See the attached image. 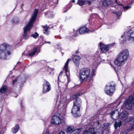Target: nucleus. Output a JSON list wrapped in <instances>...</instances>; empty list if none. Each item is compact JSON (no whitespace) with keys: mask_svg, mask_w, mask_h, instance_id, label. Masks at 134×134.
I'll return each instance as SVG.
<instances>
[{"mask_svg":"<svg viewBox=\"0 0 134 134\" xmlns=\"http://www.w3.org/2000/svg\"><path fill=\"white\" fill-rule=\"evenodd\" d=\"M129 56V52L127 49H124L118 54L114 61V64L118 66H122L127 61Z\"/></svg>","mask_w":134,"mask_h":134,"instance_id":"1","label":"nucleus"},{"mask_svg":"<svg viewBox=\"0 0 134 134\" xmlns=\"http://www.w3.org/2000/svg\"><path fill=\"white\" fill-rule=\"evenodd\" d=\"M38 12V9H35L29 21L24 28V34L23 37V38L25 39L26 40L28 38V33L29 32L31 28L33 26L34 23L36 19Z\"/></svg>","mask_w":134,"mask_h":134,"instance_id":"2","label":"nucleus"},{"mask_svg":"<svg viewBox=\"0 0 134 134\" xmlns=\"http://www.w3.org/2000/svg\"><path fill=\"white\" fill-rule=\"evenodd\" d=\"M10 46L5 43L0 46V58L2 60L6 59L7 57L11 54V52L8 51Z\"/></svg>","mask_w":134,"mask_h":134,"instance_id":"3","label":"nucleus"},{"mask_svg":"<svg viewBox=\"0 0 134 134\" xmlns=\"http://www.w3.org/2000/svg\"><path fill=\"white\" fill-rule=\"evenodd\" d=\"M90 70L88 68L81 69L80 71V78L82 80H84L88 82L90 81L92 78L90 76Z\"/></svg>","mask_w":134,"mask_h":134,"instance_id":"4","label":"nucleus"},{"mask_svg":"<svg viewBox=\"0 0 134 134\" xmlns=\"http://www.w3.org/2000/svg\"><path fill=\"white\" fill-rule=\"evenodd\" d=\"M125 38L124 41L128 40L130 42H133L134 40V31L130 30L128 32H125L124 35L121 36V38Z\"/></svg>","mask_w":134,"mask_h":134,"instance_id":"5","label":"nucleus"},{"mask_svg":"<svg viewBox=\"0 0 134 134\" xmlns=\"http://www.w3.org/2000/svg\"><path fill=\"white\" fill-rule=\"evenodd\" d=\"M82 93H78L73 95V105L82 107V102L81 99L78 97L80 96Z\"/></svg>","mask_w":134,"mask_h":134,"instance_id":"6","label":"nucleus"},{"mask_svg":"<svg viewBox=\"0 0 134 134\" xmlns=\"http://www.w3.org/2000/svg\"><path fill=\"white\" fill-rule=\"evenodd\" d=\"M131 103H132L133 105L134 106V97L133 96H129L128 99L124 102V106L127 109L130 110L132 108Z\"/></svg>","mask_w":134,"mask_h":134,"instance_id":"7","label":"nucleus"},{"mask_svg":"<svg viewBox=\"0 0 134 134\" xmlns=\"http://www.w3.org/2000/svg\"><path fill=\"white\" fill-rule=\"evenodd\" d=\"M115 89L114 85L111 84H109L105 87V92L107 94L111 96L115 91Z\"/></svg>","mask_w":134,"mask_h":134,"instance_id":"8","label":"nucleus"},{"mask_svg":"<svg viewBox=\"0 0 134 134\" xmlns=\"http://www.w3.org/2000/svg\"><path fill=\"white\" fill-rule=\"evenodd\" d=\"M82 107L73 105L72 107L71 113L74 117H77L81 115L80 109Z\"/></svg>","mask_w":134,"mask_h":134,"instance_id":"9","label":"nucleus"},{"mask_svg":"<svg viewBox=\"0 0 134 134\" xmlns=\"http://www.w3.org/2000/svg\"><path fill=\"white\" fill-rule=\"evenodd\" d=\"M114 44V43H112L110 44L104 45L101 42L99 43L101 51L103 53L107 52L109 49V47L113 46Z\"/></svg>","mask_w":134,"mask_h":134,"instance_id":"10","label":"nucleus"},{"mask_svg":"<svg viewBox=\"0 0 134 134\" xmlns=\"http://www.w3.org/2000/svg\"><path fill=\"white\" fill-rule=\"evenodd\" d=\"M45 82L43 84V92L44 93L49 92L51 89L50 85L49 83L45 81Z\"/></svg>","mask_w":134,"mask_h":134,"instance_id":"11","label":"nucleus"},{"mask_svg":"<svg viewBox=\"0 0 134 134\" xmlns=\"http://www.w3.org/2000/svg\"><path fill=\"white\" fill-rule=\"evenodd\" d=\"M51 122L55 125L59 124L61 122L60 118L57 115L53 116L51 120Z\"/></svg>","mask_w":134,"mask_h":134,"instance_id":"12","label":"nucleus"},{"mask_svg":"<svg viewBox=\"0 0 134 134\" xmlns=\"http://www.w3.org/2000/svg\"><path fill=\"white\" fill-rule=\"evenodd\" d=\"M71 60L70 59H68L65 63L64 68L66 72V77L68 78L70 76V72L68 68V65L69 62Z\"/></svg>","mask_w":134,"mask_h":134,"instance_id":"13","label":"nucleus"},{"mask_svg":"<svg viewBox=\"0 0 134 134\" xmlns=\"http://www.w3.org/2000/svg\"><path fill=\"white\" fill-rule=\"evenodd\" d=\"M111 118L114 120H116L119 118V112L117 110L113 111L111 114Z\"/></svg>","mask_w":134,"mask_h":134,"instance_id":"14","label":"nucleus"},{"mask_svg":"<svg viewBox=\"0 0 134 134\" xmlns=\"http://www.w3.org/2000/svg\"><path fill=\"white\" fill-rule=\"evenodd\" d=\"M24 82L23 81V80L22 79L21 77L20 76H19L16 77L15 80H13L12 81V85H14L15 83H22Z\"/></svg>","mask_w":134,"mask_h":134,"instance_id":"15","label":"nucleus"},{"mask_svg":"<svg viewBox=\"0 0 134 134\" xmlns=\"http://www.w3.org/2000/svg\"><path fill=\"white\" fill-rule=\"evenodd\" d=\"M91 2L90 0H78L77 4L80 6H82L86 3L91 5Z\"/></svg>","mask_w":134,"mask_h":134,"instance_id":"16","label":"nucleus"},{"mask_svg":"<svg viewBox=\"0 0 134 134\" xmlns=\"http://www.w3.org/2000/svg\"><path fill=\"white\" fill-rule=\"evenodd\" d=\"M128 114L127 112L126 111L122 112L119 115V118L124 121L127 116Z\"/></svg>","mask_w":134,"mask_h":134,"instance_id":"17","label":"nucleus"},{"mask_svg":"<svg viewBox=\"0 0 134 134\" xmlns=\"http://www.w3.org/2000/svg\"><path fill=\"white\" fill-rule=\"evenodd\" d=\"M114 4V2H113L111 0H105L102 3L103 5L104 6H107L109 5L112 6V5Z\"/></svg>","mask_w":134,"mask_h":134,"instance_id":"18","label":"nucleus"},{"mask_svg":"<svg viewBox=\"0 0 134 134\" xmlns=\"http://www.w3.org/2000/svg\"><path fill=\"white\" fill-rule=\"evenodd\" d=\"M38 48L37 47L31 49L30 51L28 52L29 55L30 56L32 57L35 55L37 53Z\"/></svg>","mask_w":134,"mask_h":134,"instance_id":"19","label":"nucleus"},{"mask_svg":"<svg viewBox=\"0 0 134 134\" xmlns=\"http://www.w3.org/2000/svg\"><path fill=\"white\" fill-rule=\"evenodd\" d=\"M80 59V57L77 55H75L73 58V60L76 66H78Z\"/></svg>","mask_w":134,"mask_h":134,"instance_id":"20","label":"nucleus"},{"mask_svg":"<svg viewBox=\"0 0 134 134\" xmlns=\"http://www.w3.org/2000/svg\"><path fill=\"white\" fill-rule=\"evenodd\" d=\"M124 122L126 123H130L132 124L134 122V119L131 116H127L126 119L124 121Z\"/></svg>","mask_w":134,"mask_h":134,"instance_id":"21","label":"nucleus"},{"mask_svg":"<svg viewBox=\"0 0 134 134\" xmlns=\"http://www.w3.org/2000/svg\"><path fill=\"white\" fill-rule=\"evenodd\" d=\"M86 32H88L87 28L85 26L82 27L79 30V32L81 34H83Z\"/></svg>","mask_w":134,"mask_h":134,"instance_id":"22","label":"nucleus"},{"mask_svg":"<svg viewBox=\"0 0 134 134\" xmlns=\"http://www.w3.org/2000/svg\"><path fill=\"white\" fill-rule=\"evenodd\" d=\"M94 130V129L93 128H90L88 130H86L84 131L83 132V134H90Z\"/></svg>","mask_w":134,"mask_h":134,"instance_id":"23","label":"nucleus"},{"mask_svg":"<svg viewBox=\"0 0 134 134\" xmlns=\"http://www.w3.org/2000/svg\"><path fill=\"white\" fill-rule=\"evenodd\" d=\"M74 130V128L73 126H69L67 127V128L65 129V131L67 132H70L71 131H73Z\"/></svg>","mask_w":134,"mask_h":134,"instance_id":"24","label":"nucleus"},{"mask_svg":"<svg viewBox=\"0 0 134 134\" xmlns=\"http://www.w3.org/2000/svg\"><path fill=\"white\" fill-rule=\"evenodd\" d=\"M45 15L48 18H53L54 15L53 13L50 12H46L44 13Z\"/></svg>","mask_w":134,"mask_h":134,"instance_id":"25","label":"nucleus"},{"mask_svg":"<svg viewBox=\"0 0 134 134\" xmlns=\"http://www.w3.org/2000/svg\"><path fill=\"white\" fill-rule=\"evenodd\" d=\"M122 125L121 121H119L118 122H115L114 124V127L115 129H117L118 127H120Z\"/></svg>","mask_w":134,"mask_h":134,"instance_id":"26","label":"nucleus"},{"mask_svg":"<svg viewBox=\"0 0 134 134\" xmlns=\"http://www.w3.org/2000/svg\"><path fill=\"white\" fill-rule=\"evenodd\" d=\"M63 72H60V74L59 75L58 77V80L59 81L60 80V76L62 77L60 78V82H64L65 81L64 79H63V78H64V77H66L65 76H64L62 77V75Z\"/></svg>","mask_w":134,"mask_h":134,"instance_id":"27","label":"nucleus"},{"mask_svg":"<svg viewBox=\"0 0 134 134\" xmlns=\"http://www.w3.org/2000/svg\"><path fill=\"white\" fill-rule=\"evenodd\" d=\"M44 30H43V32L44 34L47 35L48 34V28L47 27L45 26H42Z\"/></svg>","mask_w":134,"mask_h":134,"instance_id":"28","label":"nucleus"},{"mask_svg":"<svg viewBox=\"0 0 134 134\" xmlns=\"http://www.w3.org/2000/svg\"><path fill=\"white\" fill-rule=\"evenodd\" d=\"M19 125L18 124H17L15 127L14 128V130L12 131V132L13 133H15L18 131L19 129Z\"/></svg>","mask_w":134,"mask_h":134,"instance_id":"29","label":"nucleus"},{"mask_svg":"<svg viewBox=\"0 0 134 134\" xmlns=\"http://www.w3.org/2000/svg\"><path fill=\"white\" fill-rule=\"evenodd\" d=\"M12 22L14 24H16L19 22V19L17 17H15L12 21Z\"/></svg>","mask_w":134,"mask_h":134,"instance_id":"30","label":"nucleus"},{"mask_svg":"<svg viewBox=\"0 0 134 134\" xmlns=\"http://www.w3.org/2000/svg\"><path fill=\"white\" fill-rule=\"evenodd\" d=\"M7 87L6 86H4L2 87L0 90V91L1 93H4L7 90Z\"/></svg>","mask_w":134,"mask_h":134,"instance_id":"31","label":"nucleus"},{"mask_svg":"<svg viewBox=\"0 0 134 134\" xmlns=\"http://www.w3.org/2000/svg\"><path fill=\"white\" fill-rule=\"evenodd\" d=\"M81 131V129H76L73 131L75 134H79Z\"/></svg>","mask_w":134,"mask_h":134,"instance_id":"32","label":"nucleus"},{"mask_svg":"<svg viewBox=\"0 0 134 134\" xmlns=\"http://www.w3.org/2000/svg\"><path fill=\"white\" fill-rule=\"evenodd\" d=\"M38 36V34L36 32H35L34 34L31 35V36L35 38H36Z\"/></svg>","mask_w":134,"mask_h":134,"instance_id":"33","label":"nucleus"},{"mask_svg":"<svg viewBox=\"0 0 134 134\" xmlns=\"http://www.w3.org/2000/svg\"><path fill=\"white\" fill-rule=\"evenodd\" d=\"M123 7L125 10H126L128 9H129L131 8V6H127L126 7H124L123 5Z\"/></svg>","mask_w":134,"mask_h":134,"instance_id":"34","label":"nucleus"},{"mask_svg":"<svg viewBox=\"0 0 134 134\" xmlns=\"http://www.w3.org/2000/svg\"><path fill=\"white\" fill-rule=\"evenodd\" d=\"M110 125V124L109 123H105L104 124V127H109V126Z\"/></svg>","mask_w":134,"mask_h":134,"instance_id":"35","label":"nucleus"},{"mask_svg":"<svg viewBox=\"0 0 134 134\" xmlns=\"http://www.w3.org/2000/svg\"><path fill=\"white\" fill-rule=\"evenodd\" d=\"M94 73H95V71L94 70H93L92 71V72H91V75H90V76H92V77L94 75Z\"/></svg>","mask_w":134,"mask_h":134,"instance_id":"36","label":"nucleus"},{"mask_svg":"<svg viewBox=\"0 0 134 134\" xmlns=\"http://www.w3.org/2000/svg\"><path fill=\"white\" fill-rule=\"evenodd\" d=\"M115 2L118 5H121V6H123V5L122 4H121L119 3H118V1L117 0H115Z\"/></svg>","mask_w":134,"mask_h":134,"instance_id":"37","label":"nucleus"},{"mask_svg":"<svg viewBox=\"0 0 134 134\" xmlns=\"http://www.w3.org/2000/svg\"><path fill=\"white\" fill-rule=\"evenodd\" d=\"M45 133V134H49V130L48 129H47L45 132V133Z\"/></svg>","mask_w":134,"mask_h":134,"instance_id":"38","label":"nucleus"},{"mask_svg":"<svg viewBox=\"0 0 134 134\" xmlns=\"http://www.w3.org/2000/svg\"><path fill=\"white\" fill-rule=\"evenodd\" d=\"M97 133V132L96 131H94V130L91 133H90V134H96Z\"/></svg>","mask_w":134,"mask_h":134,"instance_id":"39","label":"nucleus"},{"mask_svg":"<svg viewBox=\"0 0 134 134\" xmlns=\"http://www.w3.org/2000/svg\"><path fill=\"white\" fill-rule=\"evenodd\" d=\"M58 134H65V133L63 131H60L59 133Z\"/></svg>","mask_w":134,"mask_h":134,"instance_id":"40","label":"nucleus"},{"mask_svg":"<svg viewBox=\"0 0 134 134\" xmlns=\"http://www.w3.org/2000/svg\"><path fill=\"white\" fill-rule=\"evenodd\" d=\"M97 123L98 124L97 126H98L99 127H100V125L99 122L98 121L97 122Z\"/></svg>","mask_w":134,"mask_h":134,"instance_id":"41","label":"nucleus"},{"mask_svg":"<svg viewBox=\"0 0 134 134\" xmlns=\"http://www.w3.org/2000/svg\"><path fill=\"white\" fill-rule=\"evenodd\" d=\"M105 132H106V131L104 130V131H103V133H102V134H104V133H105Z\"/></svg>","mask_w":134,"mask_h":134,"instance_id":"42","label":"nucleus"},{"mask_svg":"<svg viewBox=\"0 0 134 134\" xmlns=\"http://www.w3.org/2000/svg\"><path fill=\"white\" fill-rule=\"evenodd\" d=\"M96 0H90L91 1H90V2H93L95 1Z\"/></svg>","mask_w":134,"mask_h":134,"instance_id":"43","label":"nucleus"},{"mask_svg":"<svg viewBox=\"0 0 134 134\" xmlns=\"http://www.w3.org/2000/svg\"><path fill=\"white\" fill-rule=\"evenodd\" d=\"M70 134H75L73 131H72L71 133Z\"/></svg>","mask_w":134,"mask_h":134,"instance_id":"44","label":"nucleus"},{"mask_svg":"<svg viewBox=\"0 0 134 134\" xmlns=\"http://www.w3.org/2000/svg\"><path fill=\"white\" fill-rule=\"evenodd\" d=\"M46 43H51V42H46Z\"/></svg>","mask_w":134,"mask_h":134,"instance_id":"45","label":"nucleus"},{"mask_svg":"<svg viewBox=\"0 0 134 134\" xmlns=\"http://www.w3.org/2000/svg\"><path fill=\"white\" fill-rule=\"evenodd\" d=\"M72 2H73V3H74V2H75V1L74 0H72Z\"/></svg>","mask_w":134,"mask_h":134,"instance_id":"46","label":"nucleus"},{"mask_svg":"<svg viewBox=\"0 0 134 134\" xmlns=\"http://www.w3.org/2000/svg\"><path fill=\"white\" fill-rule=\"evenodd\" d=\"M118 12L115 13L116 14V15H117L118 14Z\"/></svg>","mask_w":134,"mask_h":134,"instance_id":"47","label":"nucleus"},{"mask_svg":"<svg viewBox=\"0 0 134 134\" xmlns=\"http://www.w3.org/2000/svg\"><path fill=\"white\" fill-rule=\"evenodd\" d=\"M78 52H79L78 51H76V53H77Z\"/></svg>","mask_w":134,"mask_h":134,"instance_id":"48","label":"nucleus"},{"mask_svg":"<svg viewBox=\"0 0 134 134\" xmlns=\"http://www.w3.org/2000/svg\"><path fill=\"white\" fill-rule=\"evenodd\" d=\"M20 63V62H18V63Z\"/></svg>","mask_w":134,"mask_h":134,"instance_id":"49","label":"nucleus"}]
</instances>
